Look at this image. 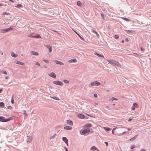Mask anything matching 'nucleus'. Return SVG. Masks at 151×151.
Listing matches in <instances>:
<instances>
[{
  "label": "nucleus",
  "instance_id": "f257e3e1",
  "mask_svg": "<svg viewBox=\"0 0 151 151\" xmlns=\"http://www.w3.org/2000/svg\"><path fill=\"white\" fill-rule=\"evenodd\" d=\"M13 119L12 117H10L6 119L4 117L0 116V121L1 122H7Z\"/></svg>",
  "mask_w": 151,
  "mask_h": 151
},
{
  "label": "nucleus",
  "instance_id": "f03ea898",
  "mask_svg": "<svg viewBox=\"0 0 151 151\" xmlns=\"http://www.w3.org/2000/svg\"><path fill=\"white\" fill-rule=\"evenodd\" d=\"M12 29L13 28L11 27H10L9 28L7 29H0V32L1 33L6 32L9 31Z\"/></svg>",
  "mask_w": 151,
  "mask_h": 151
},
{
  "label": "nucleus",
  "instance_id": "7ed1b4c3",
  "mask_svg": "<svg viewBox=\"0 0 151 151\" xmlns=\"http://www.w3.org/2000/svg\"><path fill=\"white\" fill-rule=\"evenodd\" d=\"M90 84L91 86H99L101 84V83L98 81H96L91 82Z\"/></svg>",
  "mask_w": 151,
  "mask_h": 151
},
{
  "label": "nucleus",
  "instance_id": "20e7f679",
  "mask_svg": "<svg viewBox=\"0 0 151 151\" xmlns=\"http://www.w3.org/2000/svg\"><path fill=\"white\" fill-rule=\"evenodd\" d=\"M52 83L56 85H60L61 86L63 85V83L59 81H54L52 82Z\"/></svg>",
  "mask_w": 151,
  "mask_h": 151
},
{
  "label": "nucleus",
  "instance_id": "39448f33",
  "mask_svg": "<svg viewBox=\"0 0 151 151\" xmlns=\"http://www.w3.org/2000/svg\"><path fill=\"white\" fill-rule=\"evenodd\" d=\"M90 131V129L89 128H87L86 129H85L82 131V134H84Z\"/></svg>",
  "mask_w": 151,
  "mask_h": 151
},
{
  "label": "nucleus",
  "instance_id": "423d86ee",
  "mask_svg": "<svg viewBox=\"0 0 151 151\" xmlns=\"http://www.w3.org/2000/svg\"><path fill=\"white\" fill-rule=\"evenodd\" d=\"M107 61L112 65L114 66L115 63L116 61L113 60H107Z\"/></svg>",
  "mask_w": 151,
  "mask_h": 151
},
{
  "label": "nucleus",
  "instance_id": "0eeeda50",
  "mask_svg": "<svg viewBox=\"0 0 151 151\" xmlns=\"http://www.w3.org/2000/svg\"><path fill=\"white\" fill-rule=\"evenodd\" d=\"M63 141L68 146V139L67 138L65 137H63L62 138Z\"/></svg>",
  "mask_w": 151,
  "mask_h": 151
},
{
  "label": "nucleus",
  "instance_id": "6e6552de",
  "mask_svg": "<svg viewBox=\"0 0 151 151\" xmlns=\"http://www.w3.org/2000/svg\"><path fill=\"white\" fill-rule=\"evenodd\" d=\"M138 107L137 104L136 103H134L133 104V106L131 107V109L133 110L135 109V108H137Z\"/></svg>",
  "mask_w": 151,
  "mask_h": 151
},
{
  "label": "nucleus",
  "instance_id": "1a4fd4ad",
  "mask_svg": "<svg viewBox=\"0 0 151 151\" xmlns=\"http://www.w3.org/2000/svg\"><path fill=\"white\" fill-rule=\"evenodd\" d=\"M49 76L53 78H55L56 77L55 74L53 72L51 73Z\"/></svg>",
  "mask_w": 151,
  "mask_h": 151
},
{
  "label": "nucleus",
  "instance_id": "9d476101",
  "mask_svg": "<svg viewBox=\"0 0 151 151\" xmlns=\"http://www.w3.org/2000/svg\"><path fill=\"white\" fill-rule=\"evenodd\" d=\"M55 62L56 63V64H59L62 65H64V64L63 62L61 61H59L57 60H55Z\"/></svg>",
  "mask_w": 151,
  "mask_h": 151
},
{
  "label": "nucleus",
  "instance_id": "9b49d317",
  "mask_svg": "<svg viewBox=\"0 0 151 151\" xmlns=\"http://www.w3.org/2000/svg\"><path fill=\"white\" fill-rule=\"evenodd\" d=\"M31 54L33 55H39V53L37 52L32 51L31 52Z\"/></svg>",
  "mask_w": 151,
  "mask_h": 151
},
{
  "label": "nucleus",
  "instance_id": "f8f14e48",
  "mask_svg": "<svg viewBox=\"0 0 151 151\" xmlns=\"http://www.w3.org/2000/svg\"><path fill=\"white\" fill-rule=\"evenodd\" d=\"M11 56L14 58H16L18 56V55L15 54L13 52H12L11 53Z\"/></svg>",
  "mask_w": 151,
  "mask_h": 151
},
{
  "label": "nucleus",
  "instance_id": "ddd939ff",
  "mask_svg": "<svg viewBox=\"0 0 151 151\" xmlns=\"http://www.w3.org/2000/svg\"><path fill=\"white\" fill-rule=\"evenodd\" d=\"M78 117L80 119H84L85 117V116L82 114H79L78 115Z\"/></svg>",
  "mask_w": 151,
  "mask_h": 151
},
{
  "label": "nucleus",
  "instance_id": "4468645a",
  "mask_svg": "<svg viewBox=\"0 0 151 151\" xmlns=\"http://www.w3.org/2000/svg\"><path fill=\"white\" fill-rule=\"evenodd\" d=\"M67 123L70 125H73V122L71 120H67Z\"/></svg>",
  "mask_w": 151,
  "mask_h": 151
},
{
  "label": "nucleus",
  "instance_id": "2eb2a0df",
  "mask_svg": "<svg viewBox=\"0 0 151 151\" xmlns=\"http://www.w3.org/2000/svg\"><path fill=\"white\" fill-rule=\"evenodd\" d=\"M16 63L17 64L21 65H24V63L22 62H21L18 60H17L16 61Z\"/></svg>",
  "mask_w": 151,
  "mask_h": 151
},
{
  "label": "nucleus",
  "instance_id": "dca6fc26",
  "mask_svg": "<svg viewBox=\"0 0 151 151\" xmlns=\"http://www.w3.org/2000/svg\"><path fill=\"white\" fill-rule=\"evenodd\" d=\"M90 150H97V151H99V150L98 149L94 146H93L91 148H90Z\"/></svg>",
  "mask_w": 151,
  "mask_h": 151
},
{
  "label": "nucleus",
  "instance_id": "f3484780",
  "mask_svg": "<svg viewBox=\"0 0 151 151\" xmlns=\"http://www.w3.org/2000/svg\"><path fill=\"white\" fill-rule=\"evenodd\" d=\"M64 129L68 130H70L72 129V127L69 126H66L64 127Z\"/></svg>",
  "mask_w": 151,
  "mask_h": 151
},
{
  "label": "nucleus",
  "instance_id": "a211bd4d",
  "mask_svg": "<svg viewBox=\"0 0 151 151\" xmlns=\"http://www.w3.org/2000/svg\"><path fill=\"white\" fill-rule=\"evenodd\" d=\"M76 62L77 60L76 59L74 58L68 61V62L69 63H76Z\"/></svg>",
  "mask_w": 151,
  "mask_h": 151
},
{
  "label": "nucleus",
  "instance_id": "6ab92c4d",
  "mask_svg": "<svg viewBox=\"0 0 151 151\" xmlns=\"http://www.w3.org/2000/svg\"><path fill=\"white\" fill-rule=\"evenodd\" d=\"M95 54L96 55H97V56H98L99 57H102V58H104V56L103 55H101L100 54H99V53H97L96 52L95 53Z\"/></svg>",
  "mask_w": 151,
  "mask_h": 151
},
{
  "label": "nucleus",
  "instance_id": "aec40b11",
  "mask_svg": "<svg viewBox=\"0 0 151 151\" xmlns=\"http://www.w3.org/2000/svg\"><path fill=\"white\" fill-rule=\"evenodd\" d=\"M114 66H116L118 67H121L120 64L118 62L116 61Z\"/></svg>",
  "mask_w": 151,
  "mask_h": 151
},
{
  "label": "nucleus",
  "instance_id": "412c9836",
  "mask_svg": "<svg viewBox=\"0 0 151 151\" xmlns=\"http://www.w3.org/2000/svg\"><path fill=\"white\" fill-rule=\"evenodd\" d=\"M138 136V134H137V135H135L132 138H131L129 140L130 141H133V140H134L136 138V137Z\"/></svg>",
  "mask_w": 151,
  "mask_h": 151
},
{
  "label": "nucleus",
  "instance_id": "4be33fe9",
  "mask_svg": "<svg viewBox=\"0 0 151 151\" xmlns=\"http://www.w3.org/2000/svg\"><path fill=\"white\" fill-rule=\"evenodd\" d=\"M32 137H29V138H27V142L28 143H30L32 141Z\"/></svg>",
  "mask_w": 151,
  "mask_h": 151
},
{
  "label": "nucleus",
  "instance_id": "5701e85b",
  "mask_svg": "<svg viewBox=\"0 0 151 151\" xmlns=\"http://www.w3.org/2000/svg\"><path fill=\"white\" fill-rule=\"evenodd\" d=\"M85 126L87 127H91V124L90 123H88L85 125Z\"/></svg>",
  "mask_w": 151,
  "mask_h": 151
},
{
  "label": "nucleus",
  "instance_id": "b1692460",
  "mask_svg": "<svg viewBox=\"0 0 151 151\" xmlns=\"http://www.w3.org/2000/svg\"><path fill=\"white\" fill-rule=\"evenodd\" d=\"M104 128L106 131H110L111 129V128L109 127H104Z\"/></svg>",
  "mask_w": 151,
  "mask_h": 151
},
{
  "label": "nucleus",
  "instance_id": "393cba45",
  "mask_svg": "<svg viewBox=\"0 0 151 151\" xmlns=\"http://www.w3.org/2000/svg\"><path fill=\"white\" fill-rule=\"evenodd\" d=\"M77 35L82 40H84V39L82 37H81L80 35L76 32H75Z\"/></svg>",
  "mask_w": 151,
  "mask_h": 151
},
{
  "label": "nucleus",
  "instance_id": "a878e982",
  "mask_svg": "<svg viewBox=\"0 0 151 151\" xmlns=\"http://www.w3.org/2000/svg\"><path fill=\"white\" fill-rule=\"evenodd\" d=\"M16 6L17 8H22L23 7L22 5L21 4H17V6Z\"/></svg>",
  "mask_w": 151,
  "mask_h": 151
},
{
  "label": "nucleus",
  "instance_id": "bb28decb",
  "mask_svg": "<svg viewBox=\"0 0 151 151\" xmlns=\"http://www.w3.org/2000/svg\"><path fill=\"white\" fill-rule=\"evenodd\" d=\"M4 103L3 102H0V107H3L4 106Z\"/></svg>",
  "mask_w": 151,
  "mask_h": 151
},
{
  "label": "nucleus",
  "instance_id": "cd10ccee",
  "mask_svg": "<svg viewBox=\"0 0 151 151\" xmlns=\"http://www.w3.org/2000/svg\"><path fill=\"white\" fill-rule=\"evenodd\" d=\"M34 38H41V36L39 35H37L36 36H34Z\"/></svg>",
  "mask_w": 151,
  "mask_h": 151
},
{
  "label": "nucleus",
  "instance_id": "c85d7f7f",
  "mask_svg": "<svg viewBox=\"0 0 151 151\" xmlns=\"http://www.w3.org/2000/svg\"><path fill=\"white\" fill-rule=\"evenodd\" d=\"M57 136V134H55L54 135L50 137V139H54L55 138L56 136Z\"/></svg>",
  "mask_w": 151,
  "mask_h": 151
},
{
  "label": "nucleus",
  "instance_id": "c756f323",
  "mask_svg": "<svg viewBox=\"0 0 151 151\" xmlns=\"http://www.w3.org/2000/svg\"><path fill=\"white\" fill-rule=\"evenodd\" d=\"M110 100L112 101L114 100L117 101L118 100V99L116 98L113 97L111 99H110Z\"/></svg>",
  "mask_w": 151,
  "mask_h": 151
},
{
  "label": "nucleus",
  "instance_id": "7c9ffc66",
  "mask_svg": "<svg viewBox=\"0 0 151 151\" xmlns=\"http://www.w3.org/2000/svg\"><path fill=\"white\" fill-rule=\"evenodd\" d=\"M77 4L78 6H79L80 7H81L82 6L81 3L80 1H78Z\"/></svg>",
  "mask_w": 151,
  "mask_h": 151
},
{
  "label": "nucleus",
  "instance_id": "2f4dec72",
  "mask_svg": "<svg viewBox=\"0 0 151 151\" xmlns=\"http://www.w3.org/2000/svg\"><path fill=\"white\" fill-rule=\"evenodd\" d=\"M125 31L127 33H132V32L133 31L132 30H125Z\"/></svg>",
  "mask_w": 151,
  "mask_h": 151
},
{
  "label": "nucleus",
  "instance_id": "473e14b6",
  "mask_svg": "<svg viewBox=\"0 0 151 151\" xmlns=\"http://www.w3.org/2000/svg\"><path fill=\"white\" fill-rule=\"evenodd\" d=\"M1 73L4 74H7V73L5 70H3L1 72Z\"/></svg>",
  "mask_w": 151,
  "mask_h": 151
},
{
  "label": "nucleus",
  "instance_id": "72a5a7b5",
  "mask_svg": "<svg viewBox=\"0 0 151 151\" xmlns=\"http://www.w3.org/2000/svg\"><path fill=\"white\" fill-rule=\"evenodd\" d=\"M52 51V48L51 47H50L49 48V52H51Z\"/></svg>",
  "mask_w": 151,
  "mask_h": 151
},
{
  "label": "nucleus",
  "instance_id": "f704fd0d",
  "mask_svg": "<svg viewBox=\"0 0 151 151\" xmlns=\"http://www.w3.org/2000/svg\"><path fill=\"white\" fill-rule=\"evenodd\" d=\"M51 97L53 99H55L56 100H59V99L58 97H57L55 96L52 97Z\"/></svg>",
  "mask_w": 151,
  "mask_h": 151
},
{
  "label": "nucleus",
  "instance_id": "c9c22d12",
  "mask_svg": "<svg viewBox=\"0 0 151 151\" xmlns=\"http://www.w3.org/2000/svg\"><path fill=\"white\" fill-rule=\"evenodd\" d=\"M34 36H33V34H29L28 35V37H34Z\"/></svg>",
  "mask_w": 151,
  "mask_h": 151
},
{
  "label": "nucleus",
  "instance_id": "e433bc0d",
  "mask_svg": "<svg viewBox=\"0 0 151 151\" xmlns=\"http://www.w3.org/2000/svg\"><path fill=\"white\" fill-rule=\"evenodd\" d=\"M122 19H123L124 20L127 21H128L129 20V19H128L127 18H126L123 17V18H122Z\"/></svg>",
  "mask_w": 151,
  "mask_h": 151
},
{
  "label": "nucleus",
  "instance_id": "4c0bfd02",
  "mask_svg": "<svg viewBox=\"0 0 151 151\" xmlns=\"http://www.w3.org/2000/svg\"><path fill=\"white\" fill-rule=\"evenodd\" d=\"M63 81L64 82L66 83H69V81L66 80H64Z\"/></svg>",
  "mask_w": 151,
  "mask_h": 151
},
{
  "label": "nucleus",
  "instance_id": "58836bf2",
  "mask_svg": "<svg viewBox=\"0 0 151 151\" xmlns=\"http://www.w3.org/2000/svg\"><path fill=\"white\" fill-rule=\"evenodd\" d=\"M119 36L118 35H115L114 36V38L116 39H118L119 38Z\"/></svg>",
  "mask_w": 151,
  "mask_h": 151
},
{
  "label": "nucleus",
  "instance_id": "ea45409f",
  "mask_svg": "<svg viewBox=\"0 0 151 151\" xmlns=\"http://www.w3.org/2000/svg\"><path fill=\"white\" fill-rule=\"evenodd\" d=\"M43 60L46 63H49V61L47 60L44 59Z\"/></svg>",
  "mask_w": 151,
  "mask_h": 151
},
{
  "label": "nucleus",
  "instance_id": "a19ab883",
  "mask_svg": "<svg viewBox=\"0 0 151 151\" xmlns=\"http://www.w3.org/2000/svg\"><path fill=\"white\" fill-rule=\"evenodd\" d=\"M8 109H12V107L10 106H7V107Z\"/></svg>",
  "mask_w": 151,
  "mask_h": 151
},
{
  "label": "nucleus",
  "instance_id": "79ce46f5",
  "mask_svg": "<svg viewBox=\"0 0 151 151\" xmlns=\"http://www.w3.org/2000/svg\"><path fill=\"white\" fill-rule=\"evenodd\" d=\"M134 147H135V146L134 145H133L131 146L130 148L131 149H133Z\"/></svg>",
  "mask_w": 151,
  "mask_h": 151
},
{
  "label": "nucleus",
  "instance_id": "37998d69",
  "mask_svg": "<svg viewBox=\"0 0 151 151\" xmlns=\"http://www.w3.org/2000/svg\"><path fill=\"white\" fill-rule=\"evenodd\" d=\"M11 102L12 104H13L14 102V100L13 99V97H12L11 100Z\"/></svg>",
  "mask_w": 151,
  "mask_h": 151
},
{
  "label": "nucleus",
  "instance_id": "c03bdc74",
  "mask_svg": "<svg viewBox=\"0 0 151 151\" xmlns=\"http://www.w3.org/2000/svg\"><path fill=\"white\" fill-rule=\"evenodd\" d=\"M10 14L9 13V12H5L4 13H3V15H5V14L8 15V14Z\"/></svg>",
  "mask_w": 151,
  "mask_h": 151
},
{
  "label": "nucleus",
  "instance_id": "a18cd8bd",
  "mask_svg": "<svg viewBox=\"0 0 151 151\" xmlns=\"http://www.w3.org/2000/svg\"><path fill=\"white\" fill-rule=\"evenodd\" d=\"M101 17H102V18L103 19H104V14H101Z\"/></svg>",
  "mask_w": 151,
  "mask_h": 151
},
{
  "label": "nucleus",
  "instance_id": "49530a36",
  "mask_svg": "<svg viewBox=\"0 0 151 151\" xmlns=\"http://www.w3.org/2000/svg\"><path fill=\"white\" fill-rule=\"evenodd\" d=\"M95 34H96V36L98 37V38H99V34H98V33L96 32Z\"/></svg>",
  "mask_w": 151,
  "mask_h": 151
},
{
  "label": "nucleus",
  "instance_id": "de8ad7c7",
  "mask_svg": "<svg viewBox=\"0 0 151 151\" xmlns=\"http://www.w3.org/2000/svg\"><path fill=\"white\" fill-rule=\"evenodd\" d=\"M35 64H36V65H38V66H40V64L38 62H37Z\"/></svg>",
  "mask_w": 151,
  "mask_h": 151
},
{
  "label": "nucleus",
  "instance_id": "09e8293b",
  "mask_svg": "<svg viewBox=\"0 0 151 151\" xmlns=\"http://www.w3.org/2000/svg\"><path fill=\"white\" fill-rule=\"evenodd\" d=\"M89 132H90V133H93V130L92 129H90V131Z\"/></svg>",
  "mask_w": 151,
  "mask_h": 151
},
{
  "label": "nucleus",
  "instance_id": "8fccbe9b",
  "mask_svg": "<svg viewBox=\"0 0 151 151\" xmlns=\"http://www.w3.org/2000/svg\"><path fill=\"white\" fill-rule=\"evenodd\" d=\"M91 31L93 32V33H96L97 32H96L94 30H93V29H92L91 30Z\"/></svg>",
  "mask_w": 151,
  "mask_h": 151
},
{
  "label": "nucleus",
  "instance_id": "3c124183",
  "mask_svg": "<svg viewBox=\"0 0 151 151\" xmlns=\"http://www.w3.org/2000/svg\"><path fill=\"white\" fill-rule=\"evenodd\" d=\"M104 143L106 144V145L107 146H108L109 144H108V142H105Z\"/></svg>",
  "mask_w": 151,
  "mask_h": 151
},
{
  "label": "nucleus",
  "instance_id": "603ef678",
  "mask_svg": "<svg viewBox=\"0 0 151 151\" xmlns=\"http://www.w3.org/2000/svg\"><path fill=\"white\" fill-rule=\"evenodd\" d=\"M64 148L65 151H69L68 150V148L67 147H65Z\"/></svg>",
  "mask_w": 151,
  "mask_h": 151
},
{
  "label": "nucleus",
  "instance_id": "864d4df0",
  "mask_svg": "<svg viewBox=\"0 0 151 151\" xmlns=\"http://www.w3.org/2000/svg\"><path fill=\"white\" fill-rule=\"evenodd\" d=\"M94 97H95L97 98V94H96V93L94 94Z\"/></svg>",
  "mask_w": 151,
  "mask_h": 151
},
{
  "label": "nucleus",
  "instance_id": "5fc2aeb1",
  "mask_svg": "<svg viewBox=\"0 0 151 151\" xmlns=\"http://www.w3.org/2000/svg\"><path fill=\"white\" fill-rule=\"evenodd\" d=\"M23 114L24 115H26V113H25L26 111L25 110H23Z\"/></svg>",
  "mask_w": 151,
  "mask_h": 151
},
{
  "label": "nucleus",
  "instance_id": "6e6d98bb",
  "mask_svg": "<svg viewBox=\"0 0 151 151\" xmlns=\"http://www.w3.org/2000/svg\"><path fill=\"white\" fill-rule=\"evenodd\" d=\"M115 129V128H114L112 130V133L114 134V130Z\"/></svg>",
  "mask_w": 151,
  "mask_h": 151
},
{
  "label": "nucleus",
  "instance_id": "4d7b16f0",
  "mask_svg": "<svg viewBox=\"0 0 151 151\" xmlns=\"http://www.w3.org/2000/svg\"><path fill=\"white\" fill-rule=\"evenodd\" d=\"M132 120V119L131 118H130L128 120V121L130 122Z\"/></svg>",
  "mask_w": 151,
  "mask_h": 151
},
{
  "label": "nucleus",
  "instance_id": "13d9d810",
  "mask_svg": "<svg viewBox=\"0 0 151 151\" xmlns=\"http://www.w3.org/2000/svg\"><path fill=\"white\" fill-rule=\"evenodd\" d=\"M125 41L126 42H129V39L128 38H126L125 40Z\"/></svg>",
  "mask_w": 151,
  "mask_h": 151
},
{
  "label": "nucleus",
  "instance_id": "bf43d9fd",
  "mask_svg": "<svg viewBox=\"0 0 151 151\" xmlns=\"http://www.w3.org/2000/svg\"><path fill=\"white\" fill-rule=\"evenodd\" d=\"M0 53L2 55H3V53L2 51L0 50Z\"/></svg>",
  "mask_w": 151,
  "mask_h": 151
},
{
  "label": "nucleus",
  "instance_id": "052dcab7",
  "mask_svg": "<svg viewBox=\"0 0 151 151\" xmlns=\"http://www.w3.org/2000/svg\"><path fill=\"white\" fill-rule=\"evenodd\" d=\"M141 50L142 51H144V50L142 47H141L140 48Z\"/></svg>",
  "mask_w": 151,
  "mask_h": 151
},
{
  "label": "nucleus",
  "instance_id": "680f3d73",
  "mask_svg": "<svg viewBox=\"0 0 151 151\" xmlns=\"http://www.w3.org/2000/svg\"><path fill=\"white\" fill-rule=\"evenodd\" d=\"M140 151H146V150L143 149H142Z\"/></svg>",
  "mask_w": 151,
  "mask_h": 151
},
{
  "label": "nucleus",
  "instance_id": "e2e57ef3",
  "mask_svg": "<svg viewBox=\"0 0 151 151\" xmlns=\"http://www.w3.org/2000/svg\"><path fill=\"white\" fill-rule=\"evenodd\" d=\"M9 1L12 2L13 3H14V1L12 0H9Z\"/></svg>",
  "mask_w": 151,
  "mask_h": 151
},
{
  "label": "nucleus",
  "instance_id": "0e129e2a",
  "mask_svg": "<svg viewBox=\"0 0 151 151\" xmlns=\"http://www.w3.org/2000/svg\"><path fill=\"white\" fill-rule=\"evenodd\" d=\"M3 4H0V6H3Z\"/></svg>",
  "mask_w": 151,
  "mask_h": 151
},
{
  "label": "nucleus",
  "instance_id": "69168bd1",
  "mask_svg": "<svg viewBox=\"0 0 151 151\" xmlns=\"http://www.w3.org/2000/svg\"><path fill=\"white\" fill-rule=\"evenodd\" d=\"M2 89H0V93H1V91H2Z\"/></svg>",
  "mask_w": 151,
  "mask_h": 151
},
{
  "label": "nucleus",
  "instance_id": "338daca9",
  "mask_svg": "<svg viewBox=\"0 0 151 151\" xmlns=\"http://www.w3.org/2000/svg\"><path fill=\"white\" fill-rule=\"evenodd\" d=\"M5 78L6 79H8V76H6L5 77Z\"/></svg>",
  "mask_w": 151,
  "mask_h": 151
},
{
  "label": "nucleus",
  "instance_id": "774afa93",
  "mask_svg": "<svg viewBox=\"0 0 151 151\" xmlns=\"http://www.w3.org/2000/svg\"><path fill=\"white\" fill-rule=\"evenodd\" d=\"M49 88H52V86H49Z\"/></svg>",
  "mask_w": 151,
  "mask_h": 151
}]
</instances>
